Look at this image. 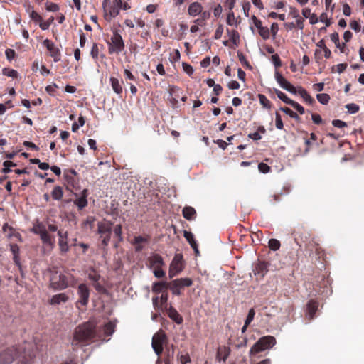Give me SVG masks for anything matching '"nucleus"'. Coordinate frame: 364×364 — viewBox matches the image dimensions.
Returning <instances> with one entry per match:
<instances>
[{"label": "nucleus", "instance_id": "f257e3e1", "mask_svg": "<svg viewBox=\"0 0 364 364\" xmlns=\"http://www.w3.org/2000/svg\"><path fill=\"white\" fill-rule=\"evenodd\" d=\"M97 336L96 326L94 322H85L75 329L71 345L73 349L84 346Z\"/></svg>", "mask_w": 364, "mask_h": 364}, {"label": "nucleus", "instance_id": "f03ea898", "mask_svg": "<svg viewBox=\"0 0 364 364\" xmlns=\"http://www.w3.org/2000/svg\"><path fill=\"white\" fill-rule=\"evenodd\" d=\"M50 287L54 289H64L72 284L73 277L71 274H65L53 267L50 269Z\"/></svg>", "mask_w": 364, "mask_h": 364}, {"label": "nucleus", "instance_id": "7ed1b4c3", "mask_svg": "<svg viewBox=\"0 0 364 364\" xmlns=\"http://www.w3.org/2000/svg\"><path fill=\"white\" fill-rule=\"evenodd\" d=\"M166 343L167 337L163 331H159L153 336L151 346L157 355L161 354L164 350V345Z\"/></svg>", "mask_w": 364, "mask_h": 364}, {"label": "nucleus", "instance_id": "20e7f679", "mask_svg": "<svg viewBox=\"0 0 364 364\" xmlns=\"http://www.w3.org/2000/svg\"><path fill=\"white\" fill-rule=\"evenodd\" d=\"M112 224L109 222H103L98 224V232L102 238V242L107 246L110 240Z\"/></svg>", "mask_w": 364, "mask_h": 364}, {"label": "nucleus", "instance_id": "39448f33", "mask_svg": "<svg viewBox=\"0 0 364 364\" xmlns=\"http://www.w3.org/2000/svg\"><path fill=\"white\" fill-rule=\"evenodd\" d=\"M183 269V257L181 254H176L169 267L168 275L172 278L180 273Z\"/></svg>", "mask_w": 364, "mask_h": 364}, {"label": "nucleus", "instance_id": "423d86ee", "mask_svg": "<svg viewBox=\"0 0 364 364\" xmlns=\"http://www.w3.org/2000/svg\"><path fill=\"white\" fill-rule=\"evenodd\" d=\"M193 284L190 278H181L172 281L169 283V288L172 290L173 294H181L180 289L185 287H190Z\"/></svg>", "mask_w": 364, "mask_h": 364}, {"label": "nucleus", "instance_id": "0eeeda50", "mask_svg": "<svg viewBox=\"0 0 364 364\" xmlns=\"http://www.w3.org/2000/svg\"><path fill=\"white\" fill-rule=\"evenodd\" d=\"M112 45L109 48L110 53H119L124 48V41L120 34L114 33L111 38Z\"/></svg>", "mask_w": 364, "mask_h": 364}, {"label": "nucleus", "instance_id": "6e6552de", "mask_svg": "<svg viewBox=\"0 0 364 364\" xmlns=\"http://www.w3.org/2000/svg\"><path fill=\"white\" fill-rule=\"evenodd\" d=\"M77 294L79 299L77 304H80L83 306H87L90 297V290L87 286L85 284H80L77 288Z\"/></svg>", "mask_w": 364, "mask_h": 364}, {"label": "nucleus", "instance_id": "1a4fd4ad", "mask_svg": "<svg viewBox=\"0 0 364 364\" xmlns=\"http://www.w3.org/2000/svg\"><path fill=\"white\" fill-rule=\"evenodd\" d=\"M34 232L39 235L43 243L48 245L51 249L53 248L54 242L48 235L46 228L43 225H38L35 228Z\"/></svg>", "mask_w": 364, "mask_h": 364}, {"label": "nucleus", "instance_id": "9d476101", "mask_svg": "<svg viewBox=\"0 0 364 364\" xmlns=\"http://www.w3.org/2000/svg\"><path fill=\"white\" fill-rule=\"evenodd\" d=\"M275 79L282 88L287 91L296 94V88L287 81L279 72H276L274 75Z\"/></svg>", "mask_w": 364, "mask_h": 364}, {"label": "nucleus", "instance_id": "9b49d317", "mask_svg": "<svg viewBox=\"0 0 364 364\" xmlns=\"http://www.w3.org/2000/svg\"><path fill=\"white\" fill-rule=\"evenodd\" d=\"M43 45L46 47L49 51L50 56L54 59L55 62H58L60 60V51L52 41L46 39L43 41Z\"/></svg>", "mask_w": 364, "mask_h": 364}, {"label": "nucleus", "instance_id": "f8f14e48", "mask_svg": "<svg viewBox=\"0 0 364 364\" xmlns=\"http://www.w3.org/2000/svg\"><path fill=\"white\" fill-rule=\"evenodd\" d=\"M58 235L59 237L58 245L60 252L63 253L67 252L69 250V246L68 244V232L64 231L63 230H60L58 231Z\"/></svg>", "mask_w": 364, "mask_h": 364}, {"label": "nucleus", "instance_id": "ddd939ff", "mask_svg": "<svg viewBox=\"0 0 364 364\" xmlns=\"http://www.w3.org/2000/svg\"><path fill=\"white\" fill-rule=\"evenodd\" d=\"M202 5L200 3L195 1L189 5L188 8V14L191 16H196L202 13Z\"/></svg>", "mask_w": 364, "mask_h": 364}, {"label": "nucleus", "instance_id": "4468645a", "mask_svg": "<svg viewBox=\"0 0 364 364\" xmlns=\"http://www.w3.org/2000/svg\"><path fill=\"white\" fill-rule=\"evenodd\" d=\"M68 299L69 297L65 293H60L53 295L50 300V303L52 305H58L67 302Z\"/></svg>", "mask_w": 364, "mask_h": 364}, {"label": "nucleus", "instance_id": "2eb2a0df", "mask_svg": "<svg viewBox=\"0 0 364 364\" xmlns=\"http://www.w3.org/2000/svg\"><path fill=\"white\" fill-rule=\"evenodd\" d=\"M259 341H262V344L260 346H262V348H264V350L272 348L276 343V340L274 337L271 336H263L260 338Z\"/></svg>", "mask_w": 364, "mask_h": 364}, {"label": "nucleus", "instance_id": "dca6fc26", "mask_svg": "<svg viewBox=\"0 0 364 364\" xmlns=\"http://www.w3.org/2000/svg\"><path fill=\"white\" fill-rule=\"evenodd\" d=\"M14 359L12 350H6L0 353V364H10Z\"/></svg>", "mask_w": 364, "mask_h": 364}, {"label": "nucleus", "instance_id": "f3484780", "mask_svg": "<svg viewBox=\"0 0 364 364\" xmlns=\"http://www.w3.org/2000/svg\"><path fill=\"white\" fill-rule=\"evenodd\" d=\"M230 353V349L227 346H220L217 352V359L220 361H225Z\"/></svg>", "mask_w": 364, "mask_h": 364}, {"label": "nucleus", "instance_id": "a211bd4d", "mask_svg": "<svg viewBox=\"0 0 364 364\" xmlns=\"http://www.w3.org/2000/svg\"><path fill=\"white\" fill-rule=\"evenodd\" d=\"M150 266L151 268L161 267L164 265L162 257L159 255H154L149 259Z\"/></svg>", "mask_w": 364, "mask_h": 364}, {"label": "nucleus", "instance_id": "6ab92c4d", "mask_svg": "<svg viewBox=\"0 0 364 364\" xmlns=\"http://www.w3.org/2000/svg\"><path fill=\"white\" fill-rule=\"evenodd\" d=\"M318 307V304L314 301L311 300L309 301L307 304V316L309 317V319H312L315 313L316 312Z\"/></svg>", "mask_w": 364, "mask_h": 364}, {"label": "nucleus", "instance_id": "aec40b11", "mask_svg": "<svg viewBox=\"0 0 364 364\" xmlns=\"http://www.w3.org/2000/svg\"><path fill=\"white\" fill-rule=\"evenodd\" d=\"M182 213L183 216L188 220H193L196 215L195 209L191 206L184 207Z\"/></svg>", "mask_w": 364, "mask_h": 364}, {"label": "nucleus", "instance_id": "412c9836", "mask_svg": "<svg viewBox=\"0 0 364 364\" xmlns=\"http://www.w3.org/2000/svg\"><path fill=\"white\" fill-rule=\"evenodd\" d=\"M183 236L187 240V241L189 242L192 248L195 250L196 253H198V250L197 247V244L194 240L193 235L191 232H188L185 230L183 232Z\"/></svg>", "mask_w": 364, "mask_h": 364}, {"label": "nucleus", "instance_id": "4be33fe9", "mask_svg": "<svg viewBox=\"0 0 364 364\" xmlns=\"http://www.w3.org/2000/svg\"><path fill=\"white\" fill-rule=\"evenodd\" d=\"M86 192H87V190H83L82 191V195L77 198L74 203L79 208V209H82L83 208H85V206H87V199H86Z\"/></svg>", "mask_w": 364, "mask_h": 364}, {"label": "nucleus", "instance_id": "5701e85b", "mask_svg": "<svg viewBox=\"0 0 364 364\" xmlns=\"http://www.w3.org/2000/svg\"><path fill=\"white\" fill-rule=\"evenodd\" d=\"M168 316L178 324H181L183 322L182 316L173 308L169 309Z\"/></svg>", "mask_w": 364, "mask_h": 364}, {"label": "nucleus", "instance_id": "b1692460", "mask_svg": "<svg viewBox=\"0 0 364 364\" xmlns=\"http://www.w3.org/2000/svg\"><path fill=\"white\" fill-rule=\"evenodd\" d=\"M3 231L6 235L7 237L11 238L14 237L17 240H21V235L18 233L15 232L11 228L8 226L7 224H5L3 226Z\"/></svg>", "mask_w": 364, "mask_h": 364}, {"label": "nucleus", "instance_id": "393cba45", "mask_svg": "<svg viewBox=\"0 0 364 364\" xmlns=\"http://www.w3.org/2000/svg\"><path fill=\"white\" fill-rule=\"evenodd\" d=\"M168 287H169V284H168L166 282H156V283L154 284L153 287H152V291L155 293H159V292L163 291L164 289H167Z\"/></svg>", "mask_w": 364, "mask_h": 364}, {"label": "nucleus", "instance_id": "a878e982", "mask_svg": "<svg viewBox=\"0 0 364 364\" xmlns=\"http://www.w3.org/2000/svg\"><path fill=\"white\" fill-rule=\"evenodd\" d=\"M110 82L114 92L117 94H121L122 92V87L121 86L119 81L117 78L111 77Z\"/></svg>", "mask_w": 364, "mask_h": 364}, {"label": "nucleus", "instance_id": "bb28decb", "mask_svg": "<svg viewBox=\"0 0 364 364\" xmlns=\"http://www.w3.org/2000/svg\"><path fill=\"white\" fill-rule=\"evenodd\" d=\"M262 341H258L252 346L250 350V355H253L258 353L264 351V348H262V346H260L262 344Z\"/></svg>", "mask_w": 364, "mask_h": 364}, {"label": "nucleus", "instance_id": "cd10ccee", "mask_svg": "<svg viewBox=\"0 0 364 364\" xmlns=\"http://www.w3.org/2000/svg\"><path fill=\"white\" fill-rule=\"evenodd\" d=\"M119 14V9L118 7L112 6L109 13L105 15V18L108 21H111L113 18H115Z\"/></svg>", "mask_w": 364, "mask_h": 364}, {"label": "nucleus", "instance_id": "c85d7f7f", "mask_svg": "<svg viewBox=\"0 0 364 364\" xmlns=\"http://www.w3.org/2000/svg\"><path fill=\"white\" fill-rule=\"evenodd\" d=\"M274 92H275L277 96L278 97V98L280 99L281 100H282L284 102H285L288 105H291V102H293L292 100L289 99L284 93H283L280 90L276 89L274 90Z\"/></svg>", "mask_w": 364, "mask_h": 364}, {"label": "nucleus", "instance_id": "c756f323", "mask_svg": "<svg viewBox=\"0 0 364 364\" xmlns=\"http://www.w3.org/2000/svg\"><path fill=\"white\" fill-rule=\"evenodd\" d=\"M52 197L55 200H60L63 197V190L61 187L56 186L53 188L51 193Z\"/></svg>", "mask_w": 364, "mask_h": 364}, {"label": "nucleus", "instance_id": "7c9ffc66", "mask_svg": "<svg viewBox=\"0 0 364 364\" xmlns=\"http://www.w3.org/2000/svg\"><path fill=\"white\" fill-rule=\"evenodd\" d=\"M144 242H146V239L141 236L134 237V244L135 245V248L136 251L139 252L142 250L143 247L141 244Z\"/></svg>", "mask_w": 364, "mask_h": 364}, {"label": "nucleus", "instance_id": "2f4dec72", "mask_svg": "<svg viewBox=\"0 0 364 364\" xmlns=\"http://www.w3.org/2000/svg\"><path fill=\"white\" fill-rule=\"evenodd\" d=\"M227 23L228 25L235 26H237L238 24L237 18H235L234 13L232 11L229 12L228 14Z\"/></svg>", "mask_w": 364, "mask_h": 364}, {"label": "nucleus", "instance_id": "473e14b6", "mask_svg": "<svg viewBox=\"0 0 364 364\" xmlns=\"http://www.w3.org/2000/svg\"><path fill=\"white\" fill-rule=\"evenodd\" d=\"M10 250L14 255V260L16 263H17L18 259V252H19V247L16 244H11L10 245Z\"/></svg>", "mask_w": 364, "mask_h": 364}, {"label": "nucleus", "instance_id": "72a5a7b5", "mask_svg": "<svg viewBox=\"0 0 364 364\" xmlns=\"http://www.w3.org/2000/svg\"><path fill=\"white\" fill-rule=\"evenodd\" d=\"M316 97L318 101L323 105H326L330 100V96L326 93L318 94Z\"/></svg>", "mask_w": 364, "mask_h": 364}, {"label": "nucleus", "instance_id": "f704fd0d", "mask_svg": "<svg viewBox=\"0 0 364 364\" xmlns=\"http://www.w3.org/2000/svg\"><path fill=\"white\" fill-rule=\"evenodd\" d=\"M281 110L286 113L287 114H288L289 116H290L291 118L295 119L296 120H299L300 119L296 112H293L291 109L288 107H282L281 108Z\"/></svg>", "mask_w": 364, "mask_h": 364}, {"label": "nucleus", "instance_id": "c9c22d12", "mask_svg": "<svg viewBox=\"0 0 364 364\" xmlns=\"http://www.w3.org/2000/svg\"><path fill=\"white\" fill-rule=\"evenodd\" d=\"M114 326L112 323H108L104 326V333L107 336H111L114 332Z\"/></svg>", "mask_w": 364, "mask_h": 364}, {"label": "nucleus", "instance_id": "e433bc0d", "mask_svg": "<svg viewBox=\"0 0 364 364\" xmlns=\"http://www.w3.org/2000/svg\"><path fill=\"white\" fill-rule=\"evenodd\" d=\"M269 247L272 250H277L280 247V243L276 239H271L269 241Z\"/></svg>", "mask_w": 364, "mask_h": 364}, {"label": "nucleus", "instance_id": "4c0bfd02", "mask_svg": "<svg viewBox=\"0 0 364 364\" xmlns=\"http://www.w3.org/2000/svg\"><path fill=\"white\" fill-rule=\"evenodd\" d=\"M258 97H259L260 103L264 107H267V108H269L270 107V102L264 95H263L262 94H259L258 95Z\"/></svg>", "mask_w": 364, "mask_h": 364}, {"label": "nucleus", "instance_id": "58836bf2", "mask_svg": "<svg viewBox=\"0 0 364 364\" xmlns=\"http://www.w3.org/2000/svg\"><path fill=\"white\" fill-rule=\"evenodd\" d=\"M228 33H229L230 40L232 41L233 43H235L236 45L237 42L239 41V38H240L239 33L235 30L228 31Z\"/></svg>", "mask_w": 364, "mask_h": 364}, {"label": "nucleus", "instance_id": "ea45409f", "mask_svg": "<svg viewBox=\"0 0 364 364\" xmlns=\"http://www.w3.org/2000/svg\"><path fill=\"white\" fill-rule=\"evenodd\" d=\"M259 33L263 39H268L269 38V30L267 27L260 28Z\"/></svg>", "mask_w": 364, "mask_h": 364}, {"label": "nucleus", "instance_id": "a19ab883", "mask_svg": "<svg viewBox=\"0 0 364 364\" xmlns=\"http://www.w3.org/2000/svg\"><path fill=\"white\" fill-rule=\"evenodd\" d=\"M347 110L352 114L356 113L359 110V107L356 104L350 103L346 105Z\"/></svg>", "mask_w": 364, "mask_h": 364}, {"label": "nucleus", "instance_id": "79ce46f5", "mask_svg": "<svg viewBox=\"0 0 364 364\" xmlns=\"http://www.w3.org/2000/svg\"><path fill=\"white\" fill-rule=\"evenodd\" d=\"M3 73L5 75H7L9 77H11L14 78H16L18 76L17 71H16L15 70H13V69H6L5 68L3 70Z\"/></svg>", "mask_w": 364, "mask_h": 364}, {"label": "nucleus", "instance_id": "37998d69", "mask_svg": "<svg viewBox=\"0 0 364 364\" xmlns=\"http://www.w3.org/2000/svg\"><path fill=\"white\" fill-rule=\"evenodd\" d=\"M255 314V310L253 309H250V311L248 312V315L245 321V322H246V326H249V324L252 321Z\"/></svg>", "mask_w": 364, "mask_h": 364}, {"label": "nucleus", "instance_id": "c03bdc74", "mask_svg": "<svg viewBox=\"0 0 364 364\" xmlns=\"http://www.w3.org/2000/svg\"><path fill=\"white\" fill-rule=\"evenodd\" d=\"M275 124L276 127L278 129H283V122L282 120L281 115L279 113H276V119H275Z\"/></svg>", "mask_w": 364, "mask_h": 364}, {"label": "nucleus", "instance_id": "a18cd8bd", "mask_svg": "<svg viewBox=\"0 0 364 364\" xmlns=\"http://www.w3.org/2000/svg\"><path fill=\"white\" fill-rule=\"evenodd\" d=\"M114 234L119 237V240L121 241L122 240V225H117L114 228Z\"/></svg>", "mask_w": 364, "mask_h": 364}, {"label": "nucleus", "instance_id": "49530a36", "mask_svg": "<svg viewBox=\"0 0 364 364\" xmlns=\"http://www.w3.org/2000/svg\"><path fill=\"white\" fill-rule=\"evenodd\" d=\"M290 105H291L301 114H303L305 112L304 108L301 105H299V103H297L296 102H295L294 100Z\"/></svg>", "mask_w": 364, "mask_h": 364}, {"label": "nucleus", "instance_id": "de8ad7c7", "mask_svg": "<svg viewBox=\"0 0 364 364\" xmlns=\"http://www.w3.org/2000/svg\"><path fill=\"white\" fill-rule=\"evenodd\" d=\"M183 70L186 72L188 75H191L193 73V69L191 65L187 64L186 63H182Z\"/></svg>", "mask_w": 364, "mask_h": 364}, {"label": "nucleus", "instance_id": "09e8293b", "mask_svg": "<svg viewBox=\"0 0 364 364\" xmlns=\"http://www.w3.org/2000/svg\"><path fill=\"white\" fill-rule=\"evenodd\" d=\"M154 274L157 278L163 277L165 272L161 269V267L154 268Z\"/></svg>", "mask_w": 364, "mask_h": 364}, {"label": "nucleus", "instance_id": "8fccbe9b", "mask_svg": "<svg viewBox=\"0 0 364 364\" xmlns=\"http://www.w3.org/2000/svg\"><path fill=\"white\" fill-rule=\"evenodd\" d=\"M258 168L262 173H268L270 169L269 166L264 163H260L258 166Z\"/></svg>", "mask_w": 364, "mask_h": 364}, {"label": "nucleus", "instance_id": "3c124183", "mask_svg": "<svg viewBox=\"0 0 364 364\" xmlns=\"http://www.w3.org/2000/svg\"><path fill=\"white\" fill-rule=\"evenodd\" d=\"M332 124L334 127H338V128H343V127L347 126V124H346V123L345 122H343V121L339 120V119L333 120L332 121Z\"/></svg>", "mask_w": 364, "mask_h": 364}, {"label": "nucleus", "instance_id": "603ef678", "mask_svg": "<svg viewBox=\"0 0 364 364\" xmlns=\"http://www.w3.org/2000/svg\"><path fill=\"white\" fill-rule=\"evenodd\" d=\"M269 16L272 18H279L280 21H284L285 20V14H277L275 12H271L269 14Z\"/></svg>", "mask_w": 364, "mask_h": 364}, {"label": "nucleus", "instance_id": "864d4df0", "mask_svg": "<svg viewBox=\"0 0 364 364\" xmlns=\"http://www.w3.org/2000/svg\"><path fill=\"white\" fill-rule=\"evenodd\" d=\"M98 53H99L98 47L96 44H94L91 49L90 55H92V57L93 58L97 59L98 57Z\"/></svg>", "mask_w": 364, "mask_h": 364}, {"label": "nucleus", "instance_id": "5fc2aeb1", "mask_svg": "<svg viewBox=\"0 0 364 364\" xmlns=\"http://www.w3.org/2000/svg\"><path fill=\"white\" fill-rule=\"evenodd\" d=\"M223 33V26L222 25H220L215 32V39H219L221 38L222 36V34Z\"/></svg>", "mask_w": 364, "mask_h": 364}, {"label": "nucleus", "instance_id": "6e6d98bb", "mask_svg": "<svg viewBox=\"0 0 364 364\" xmlns=\"http://www.w3.org/2000/svg\"><path fill=\"white\" fill-rule=\"evenodd\" d=\"M350 27L356 32L360 31V26L356 21H352L350 23Z\"/></svg>", "mask_w": 364, "mask_h": 364}, {"label": "nucleus", "instance_id": "4d7b16f0", "mask_svg": "<svg viewBox=\"0 0 364 364\" xmlns=\"http://www.w3.org/2000/svg\"><path fill=\"white\" fill-rule=\"evenodd\" d=\"M311 118L313 122L316 124H319L322 122V119L318 114H311Z\"/></svg>", "mask_w": 364, "mask_h": 364}, {"label": "nucleus", "instance_id": "13d9d810", "mask_svg": "<svg viewBox=\"0 0 364 364\" xmlns=\"http://www.w3.org/2000/svg\"><path fill=\"white\" fill-rule=\"evenodd\" d=\"M6 56L9 60H11L15 56V51L12 49H7L5 52Z\"/></svg>", "mask_w": 364, "mask_h": 364}, {"label": "nucleus", "instance_id": "bf43d9fd", "mask_svg": "<svg viewBox=\"0 0 364 364\" xmlns=\"http://www.w3.org/2000/svg\"><path fill=\"white\" fill-rule=\"evenodd\" d=\"M252 19L253 21V23L255 26L259 30L260 28H262V22L260 20L257 19L255 16H252Z\"/></svg>", "mask_w": 364, "mask_h": 364}, {"label": "nucleus", "instance_id": "052dcab7", "mask_svg": "<svg viewBox=\"0 0 364 364\" xmlns=\"http://www.w3.org/2000/svg\"><path fill=\"white\" fill-rule=\"evenodd\" d=\"M228 87L232 90L239 89L240 88V84L238 82L235 80H232L230 82L228 85Z\"/></svg>", "mask_w": 364, "mask_h": 364}, {"label": "nucleus", "instance_id": "680f3d73", "mask_svg": "<svg viewBox=\"0 0 364 364\" xmlns=\"http://www.w3.org/2000/svg\"><path fill=\"white\" fill-rule=\"evenodd\" d=\"M343 13L345 16H349L351 14V10L348 4H345L343 6Z\"/></svg>", "mask_w": 364, "mask_h": 364}, {"label": "nucleus", "instance_id": "e2e57ef3", "mask_svg": "<svg viewBox=\"0 0 364 364\" xmlns=\"http://www.w3.org/2000/svg\"><path fill=\"white\" fill-rule=\"evenodd\" d=\"M331 39L333 42L336 43V45L338 46L339 44V36L338 33L334 32L331 35Z\"/></svg>", "mask_w": 364, "mask_h": 364}, {"label": "nucleus", "instance_id": "0e129e2a", "mask_svg": "<svg viewBox=\"0 0 364 364\" xmlns=\"http://www.w3.org/2000/svg\"><path fill=\"white\" fill-rule=\"evenodd\" d=\"M46 9L48 11L54 12L58 11L59 6L55 4L51 3L47 6Z\"/></svg>", "mask_w": 364, "mask_h": 364}, {"label": "nucleus", "instance_id": "69168bd1", "mask_svg": "<svg viewBox=\"0 0 364 364\" xmlns=\"http://www.w3.org/2000/svg\"><path fill=\"white\" fill-rule=\"evenodd\" d=\"M31 18L34 20L35 21H41V16L36 13V11H33L31 14Z\"/></svg>", "mask_w": 364, "mask_h": 364}, {"label": "nucleus", "instance_id": "338daca9", "mask_svg": "<svg viewBox=\"0 0 364 364\" xmlns=\"http://www.w3.org/2000/svg\"><path fill=\"white\" fill-rule=\"evenodd\" d=\"M290 15H291L294 18H299V11L293 7H290Z\"/></svg>", "mask_w": 364, "mask_h": 364}, {"label": "nucleus", "instance_id": "774afa93", "mask_svg": "<svg viewBox=\"0 0 364 364\" xmlns=\"http://www.w3.org/2000/svg\"><path fill=\"white\" fill-rule=\"evenodd\" d=\"M180 361L182 364H186L191 361L188 355H182L180 356Z\"/></svg>", "mask_w": 364, "mask_h": 364}]
</instances>
